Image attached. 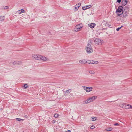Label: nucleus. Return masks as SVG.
Here are the masks:
<instances>
[{
	"label": "nucleus",
	"mask_w": 132,
	"mask_h": 132,
	"mask_svg": "<svg viewBox=\"0 0 132 132\" xmlns=\"http://www.w3.org/2000/svg\"><path fill=\"white\" fill-rule=\"evenodd\" d=\"M2 18L1 20H0V21H3L4 19V17H1Z\"/></svg>",
	"instance_id": "c756f323"
},
{
	"label": "nucleus",
	"mask_w": 132,
	"mask_h": 132,
	"mask_svg": "<svg viewBox=\"0 0 132 132\" xmlns=\"http://www.w3.org/2000/svg\"><path fill=\"white\" fill-rule=\"evenodd\" d=\"M128 13V12L127 11H125V9L124 11L122 12L121 14H122L123 17L125 18L127 16V14Z\"/></svg>",
	"instance_id": "1a4fd4ad"
},
{
	"label": "nucleus",
	"mask_w": 132,
	"mask_h": 132,
	"mask_svg": "<svg viewBox=\"0 0 132 132\" xmlns=\"http://www.w3.org/2000/svg\"><path fill=\"white\" fill-rule=\"evenodd\" d=\"M70 89L67 90V91L65 93H70Z\"/></svg>",
	"instance_id": "cd10ccee"
},
{
	"label": "nucleus",
	"mask_w": 132,
	"mask_h": 132,
	"mask_svg": "<svg viewBox=\"0 0 132 132\" xmlns=\"http://www.w3.org/2000/svg\"><path fill=\"white\" fill-rule=\"evenodd\" d=\"M81 4L80 3H79L78 4H76L75 6L74 10L75 11H77L79 7L80 6Z\"/></svg>",
	"instance_id": "f8f14e48"
},
{
	"label": "nucleus",
	"mask_w": 132,
	"mask_h": 132,
	"mask_svg": "<svg viewBox=\"0 0 132 132\" xmlns=\"http://www.w3.org/2000/svg\"><path fill=\"white\" fill-rule=\"evenodd\" d=\"M59 115L57 114H55L54 116V117L55 118H57L58 117Z\"/></svg>",
	"instance_id": "bb28decb"
},
{
	"label": "nucleus",
	"mask_w": 132,
	"mask_h": 132,
	"mask_svg": "<svg viewBox=\"0 0 132 132\" xmlns=\"http://www.w3.org/2000/svg\"><path fill=\"white\" fill-rule=\"evenodd\" d=\"M97 97V96H93L88 98L87 100L84 101L82 102L83 104H87L93 101Z\"/></svg>",
	"instance_id": "f03ea898"
},
{
	"label": "nucleus",
	"mask_w": 132,
	"mask_h": 132,
	"mask_svg": "<svg viewBox=\"0 0 132 132\" xmlns=\"http://www.w3.org/2000/svg\"><path fill=\"white\" fill-rule=\"evenodd\" d=\"M24 117L26 118H27L28 117V116L27 115H25V116Z\"/></svg>",
	"instance_id": "f704fd0d"
},
{
	"label": "nucleus",
	"mask_w": 132,
	"mask_h": 132,
	"mask_svg": "<svg viewBox=\"0 0 132 132\" xmlns=\"http://www.w3.org/2000/svg\"><path fill=\"white\" fill-rule=\"evenodd\" d=\"M3 7L4 9H8L9 7L8 6H3Z\"/></svg>",
	"instance_id": "b1692460"
},
{
	"label": "nucleus",
	"mask_w": 132,
	"mask_h": 132,
	"mask_svg": "<svg viewBox=\"0 0 132 132\" xmlns=\"http://www.w3.org/2000/svg\"><path fill=\"white\" fill-rule=\"evenodd\" d=\"M1 17H3L0 16V20H1V18H2Z\"/></svg>",
	"instance_id": "4c0bfd02"
},
{
	"label": "nucleus",
	"mask_w": 132,
	"mask_h": 132,
	"mask_svg": "<svg viewBox=\"0 0 132 132\" xmlns=\"http://www.w3.org/2000/svg\"><path fill=\"white\" fill-rule=\"evenodd\" d=\"M112 128L111 127L107 128L106 129V130L107 131H111Z\"/></svg>",
	"instance_id": "a211bd4d"
},
{
	"label": "nucleus",
	"mask_w": 132,
	"mask_h": 132,
	"mask_svg": "<svg viewBox=\"0 0 132 132\" xmlns=\"http://www.w3.org/2000/svg\"><path fill=\"white\" fill-rule=\"evenodd\" d=\"M124 1H123L122 0V5L123 6L125 5L127 3V2L126 0L125 1L124 0Z\"/></svg>",
	"instance_id": "2eb2a0df"
},
{
	"label": "nucleus",
	"mask_w": 132,
	"mask_h": 132,
	"mask_svg": "<svg viewBox=\"0 0 132 132\" xmlns=\"http://www.w3.org/2000/svg\"><path fill=\"white\" fill-rule=\"evenodd\" d=\"M23 88L26 89L28 87V85L27 84H25L23 86Z\"/></svg>",
	"instance_id": "aec40b11"
},
{
	"label": "nucleus",
	"mask_w": 132,
	"mask_h": 132,
	"mask_svg": "<svg viewBox=\"0 0 132 132\" xmlns=\"http://www.w3.org/2000/svg\"><path fill=\"white\" fill-rule=\"evenodd\" d=\"M79 62L81 64H86L88 63L87 61L85 59L81 60L79 61Z\"/></svg>",
	"instance_id": "ddd939ff"
},
{
	"label": "nucleus",
	"mask_w": 132,
	"mask_h": 132,
	"mask_svg": "<svg viewBox=\"0 0 132 132\" xmlns=\"http://www.w3.org/2000/svg\"><path fill=\"white\" fill-rule=\"evenodd\" d=\"M84 89L86 90L87 92H89L92 90L93 88L92 87H87L85 86H83Z\"/></svg>",
	"instance_id": "39448f33"
},
{
	"label": "nucleus",
	"mask_w": 132,
	"mask_h": 132,
	"mask_svg": "<svg viewBox=\"0 0 132 132\" xmlns=\"http://www.w3.org/2000/svg\"><path fill=\"white\" fill-rule=\"evenodd\" d=\"M91 7V6L89 7H86L84 6L82 7V9L83 10H86V9L90 8Z\"/></svg>",
	"instance_id": "4be33fe9"
},
{
	"label": "nucleus",
	"mask_w": 132,
	"mask_h": 132,
	"mask_svg": "<svg viewBox=\"0 0 132 132\" xmlns=\"http://www.w3.org/2000/svg\"><path fill=\"white\" fill-rule=\"evenodd\" d=\"M122 26H121V27H118L116 29V30L117 31H118L120 29H121V28H122Z\"/></svg>",
	"instance_id": "393cba45"
},
{
	"label": "nucleus",
	"mask_w": 132,
	"mask_h": 132,
	"mask_svg": "<svg viewBox=\"0 0 132 132\" xmlns=\"http://www.w3.org/2000/svg\"><path fill=\"white\" fill-rule=\"evenodd\" d=\"M92 120L93 121H95L97 120V118L96 117H93L92 118Z\"/></svg>",
	"instance_id": "5701e85b"
},
{
	"label": "nucleus",
	"mask_w": 132,
	"mask_h": 132,
	"mask_svg": "<svg viewBox=\"0 0 132 132\" xmlns=\"http://www.w3.org/2000/svg\"><path fill=\"white\" fill-rule=\"evenodd\" d=\"M102 23L104 25H105V26L108 27H110L111 26V25H110L108 22H106L104 20L103 21Z\"/></svg>",
	"instance_id": "9b49d317"
},
{
	"label": "nucleus",
	"mask_w": 132,
	"mask_h": 132,
	"mask_svg": "<svg viewBox=\"0 0 132 132\" xmlns=\"http://www.w3.org/2000/svg\"><path fill=\"white\" fill-rule=\"evenodd\" d=\"M89 72L91 74H94L95 73V72L94 71H90Z\"/></svg>",
	"instance_id": "a878e982"
},
{
	"label": "nucleus",
	"mask_w": 132,
	"mask_h": 132,
	"mask_svg": "<svg viewBox=\"0 0 132 132\" xmlns=\"http://www.w3.org/2000/svg\"><path fill=\"white\" fill-rule=\"evenodd\" d=\"M89 62H88L89 64H97L98 63V61H95L94 60H88Z\"/></svg>",
	"instance_id": "6e6552de"
},
{
	"label": "nucleus",
	"mask_w": 132,
	"mask_h": 132,
	"mask_svg": "<svg viewBox=\"0 0 132 132\" xmlns=\"http://www.w3.org/2000/svg\"><path fill=\"white\" fill-rule=\"evenodd\" d=\"M129 105H130L129 104H127V105H126V104L123 103L121 105V107L124 108L129 109Z\"/></svg>",
	"instance_id": "9d476101"
},
{
	"label": "nucleus",
	"mask_w": 132,
	"mask_h": 132,
	"mask_svg": "<svg viewBox=\"0 0 132 132\" xmlns=\"http://www.w3.org/2000/svg\"><path fill=\"white\" fill-rule=\"evenodd\" d=\"M24 12V10L22 9H21L20 10L18 11V12L19 14H20L22 13L23 12Z\"/></svg>",
	"instance_id": "f3484780"
},
{
	"label": "nucleus",
	"mask_w": 132,
	"mask_h": 132,
	"mask_svg": "<svg viewBox=\"0 0 132 132\" xmlns=\"http://www.w3.org/2000/svg\"><path fill=\"white\" fill-rule=\"evenodd\" d=\"M114 126H119V124L118 123H116L114 124Z\"/></svg>",
	"instance_id": "2f4dec72"
},
{
	"label": "nucleus",
	"mask_w": 132,
	"mask_h": 132,
	"mask_svg": "<svg viewBox=\"0 0 132 132\" xmlns=\"http://www.w3.org/2000/svg\"><path fill=\"white\" fill-rule=\"evenodd\" d=\"M66 132H71L70 130H68L66 131Z\"/></svg>",
	"instance_id": "c9c22d12"
},
{
	"label": "nucleus",
	"mask_w": 132,
	"mask_h": 132,
	"mask_svg": "<svg viewBox=\"0 0 132 132\" xmlns=\"http://www.w3.org/2000/svg\"><path fill=\"white\" fill-rule=\"evenodd\" d=\"M92 43V40L90 39L88 41L87 44L86 50L88 53L89 54L93 52L92 48L91 46V45Z\"/></svg>",
	"instance_id": "f257e3e1"
},
{
	"label": "nucleus",
	"mask_w": 132,
	"mask_h": 132,
	"mask_svg": "<svg viewBox=\"0 0 132 132\" xmlns=\"http://www.w3.org/2000/svg\"><path fill=\"white\" fill-rule=\"evenodd\" d=\"M16 119L17 121H23L24 120H23L22 119H20V118H16Z\"/></svg>",
	"instance_id": "412c9836"
},
{
	"label": "nucleus",
	"mask_w": 132,
	"mask_h": 132,
	"mask_svg": "<svg viewBox=\"0 0 132 132\" xmlns=\"http://www.w3.org/2000/svg\"><path fill=\"white\" fill-rule=\"evenodd\" d=\"M121 0H117V2L120 3L121 2Z\"/></svg>",
	"instance_id": "7c9ffc66"
},
{
	"label": "nucleus",
	"mask_w": 132,
	"mask_h": 132,
	"mask_svg": "<svg viewBox=\"0 0 132 132\" xmlns=\"http://www.w3.org/2000/svg\"><path fill=\"white\" fill-rule=\"evenodd\" d=\"M82 27V24H80L76 25L75 27V31L77 32L80 30V29Z\"/></svg>",
	"instance_id": "20e7f679"
},
{
	"label": "nucleus",
	"mask_w": 132,
	"mask_h": 132,
	"mask_svg": "<svg viewBox=\"0 0 132 132\" xmlns=\"http://www.w3.org/2000/svg\"><path fill=\"white\" fill-rule=\"evenodd\" d=\"M96 25V24L94 23H91V24H89L88 25V26L90 27V28H93Z\"/></svg>",
	"instance_id": "4468645a"
},
{
	"label": "nucleus",
	"mask_w": 132,
	"mask_h": 132,
	"mask_svg": "<svg viewBox=\"0 0 132 132\" xmlns=\"http://www.w3.org/2000/svg\"><path fill=\"white\" fill-rule=\"evenodd\" d=\"M46 58L44 57H43L42 56L41 57V60H43L44 61H46L47 60Z\"/></svg>",
	"instance_id": "6ab92c4d"
},
{
	"label": "nucleus",
	"mask_w": 132,
	"mask_h": 132,
	"mask_svg": "<svg viewBox=\"0 0 132 132\" xmlns=\"http://www.w3.org/2000/svg\"><path fill=\"white\" fill-rule=\"evenodd\" d=\"M55 121H54L53 120V123H55Z\"/></svg>",
	"instance_id": "e433bc0d"
},
{
	"label": "nucleus",
	"mask_w": 132,
	"mask_h": 132,
	"mask_svg": "<svg viewBox=\"0 0 132 132\" xmlns=\"http://www.w3.org/2000/svg\"><path fill=\"white\" fill-rule=\"evenodd\" d=\"M131 63H132V61H131Z\"/></svg>",
	"instance_id": "ea45409f"
},
{
	"label": "nucleus",
	"mask_w": 132,
	"mask_h": 132,
	"mask_svg": "<svg viewBox=\"0 0 132 132\" xmlns=\"http://www.w3.org/2000/svg\"><path fill=\"white\" fill-rule=\"evenodd\" d=\"M32 57L35 59H37L38 60H41L42 56L39 55H33Z\"/></svg>",
	"instance_id": "0eeeda50"
},
{
	"label": "nucleus",
	"mask_w": 132,
	"mask_h": 132,
	"mask_svg": "<svg viewBox=\"0 0 132 132\" xmlns=\"http://www.w3.org/2000/svg\"><path fill=\"white\" fill-rule=\"evenodd\" d=\"M123 8L122 6H119L116 10V13L117 15L118 16H120L121 15V13H120L121 12H123L124 11Z\"/></svg>",
	"instance_id": "7ed1b4c3"
},
{
	"label": "nucleus",
	"mask_w": 132,
	"mask_h": 132,
	"mask_svg": "<svg viewBox=\"0 0 132 132\" xmlns=\"http://www.w3.org/2000/svg\"><path fill=\"white\" fill-rule=\"evenodd\" d=\"M102 29L104 30H105L106 29V28H103V29Z\"/></svg>",
	"instance_id": "58836bf2"
},
{
	"label": "nucleus",
	"mask_w": 132,
	"mask_h": 132,
	"mask_svg": "<svg viewBox=\"0 0 132 132\" xmlns=\"http://www.w3.org/2000/svg\"><path fill=\"white\" fill-rule=\"evenodd\" d=\"M91 6V5H90L89 6L87 5L86 7H89V6Z\"/></svg>",
	"instance_id": "473e14b6"
},
{
	"label": "nucleus",
	"mask_w": 132,
	"mask_h": 132,
	"mask_svg": "<svg viewBox=\"0 0 132 132\" xmlns=\"http://www.w3.org/2000/svg\"><path fill=\"white\" fill-rule=\"evenodd\" d=\"M95 128V126H94L92 125L90 127V128L92 129H93Z\"/></svg>",
	"instance_id": "c85d7f7f"
},
{
	"label": "nucleus",
	"mask_w": 132,
	"mask_h": 132,
	"mask_svg": "<svg viewBox=\"0 0 132 132\" xmlns=\"http://www.w3.org/2000/svg\"><path fill=\"white\" fill-rule=\"evenodd\" d=\"M13 63L14 65H19L21 63V62L19 61H14L13 62Z\"/></svg>",
	"instance_id": "dca6fc26"
},
{
	"label": "nucleus",
	"mask_w": 132,
	"mask_h": 132,
	"mask_svg": "<svg viewBox=\"0 0 132 132\" xmlns=\"http://www.w3.org/2000/svg\"><path fill=\"white\" fill-rule=\"evenodd\" d=\"M130 106V107H129V108H132V106H131V105H129Z\"/></svg>",
	"instance_id": "72a5a7b5"
},
{
	"label": "nucleus",
	"mask_w": 132,
	"mask_h": 132,
	"mask_svg": "<svg viewBox=\"0 0 132 132\" xmlns=\"http://www.w3.org/2000/svg\"><path fill=\"white\" fill-rule=\"evenodd\" d=\"M102 40L98 38H95L94 40V42L96 44H98L99 45H100L102 44Z\"/></svg>",
	"instance_id": "423d86ee"
}]
</instances>
